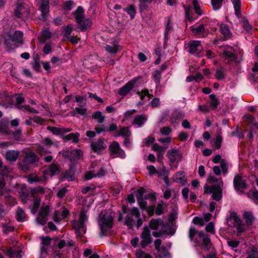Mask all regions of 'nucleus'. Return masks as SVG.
Returning a JSON list of instances; mask_svg holds the SVG:
<instances>
[{
	"label": "nucleus",
	"mask_w": 258,
	"mask_h": 258,
	"mask_svg": "<svg viewBox=\"0 0 258 258\" xmlns=\"http://www.w3.org/2000/svg\"><path fill=\"white\" fill-rule=\"evenodd\" d=\"M208 181L212 183V186L206 185L204 186L205 192L207 194H212V198L216 201H220L222 197V187L223 183L221 179H218L213 175H210Z\"/></svg>",
	"instance_id": "nucleus-1"
},
{
	"label": "nucleus",
	"mask_w": 258,
	"mask_h": 258,
	"mask_svg": "<svg viewBox=\"0 0 258 258\" xmlns=\"http://www.w3.org/2000/svg\"><path fill=\"white\" fill-rule=\"evenodd\" d=\"M113 218L109 212H102L98 218V225L100 229L101 236L107 235L111 233L113 226Z\"/></svg>",
	"instance_id": "nucleus-2"
},
{
	"label": "nucleus",
	"mask_w": 258,
	"mask_h": 258,
	"mask_svg": "<svg viewBox=\"0 0 258 258\" xmlns=\"http://www.w3.org/2000/svg\"><path fill=\"white\" fill-rule=\"evenodd\" d=\"M73 15L78 24V28L81 31H85L91 26L92 22L90 19L85 18V11L81 6L77 8Z\"/></svg>",
	"instance_id": "nucleus-3"
},
{
	"label": "nucleus",
	"mask_w": 258,
	"mask_h": 258,
	"mask_svg": "<svg viewBox=\"0 0 258 258\" xmlns=\"http://www.w3.org/2000/svg\"><path fill=\"white\" fill-rule=\"evenodd\" d=\"M32 8L22 1H19L14 9L15 16L23 20H27L30 18Z\"/></svg>",
	"instance_id": "nucleus-4"
},
{
	"label": "nucleus",
	"mask_w": 258,
	"mask_h": 258,
	"mask_svg": "<svg viewBox=\"0 0 258 258\" xmlns=\"http://www.w3.org/2000/svg\"><path fill=\"white\" fill-rule=\"evenodd\" d=\"M23 34L19 31H15L13 34H7L5 37V43L9 49L17 48L19 43L23 41Z\"/></svg>",
	"instance_id": "nucleus-5"
},
{
	"label": "nucleus",
	"mask_w": 258,
	"mask_h": 258,
	"mask_svg": "<svg viewBox=\"0 0 258 258\" xmlns=\"http://www.w3.org/2000/svg\"><path fill=\"white\" fill-rule=\"evenodd\" d=\"M59 169L58 167L52 164L50 165L47 169L44 170L43 171V177L41 178L37 176L31 175L28 177V180L30 183H33L39 181H46L48 176H52L58 174Z\"/></svg>",
	"instance_id": "nucleus-6"
},
{
	"label": "nucleus",
	"mask_w": 258,
	"mask_h": 258,
	"mask_svg": "<svg viewBox=\"0 0 258 258\" xmlns=\"http://www.w3.org/2000/svg\"><path fill=\"white\" fill-rule=\"evenodd\" d=\"M87 221V216L85 212L81 211L79 221L72 222V226L75 230L77 236H82L86 231L84 223Z\"/></svg>",
	"instance_id": "nucleus-7"
},
{
	"label": "nucleus",
	"mask_w": 258,
	"mask_h": 258,
	"mask_svg": "<svg viewBox=\"0 0 258 258\" xmlns=\"http://www.w3.org/2000/svg\"><path fill=\"white\" fill-rule=\"evenodd\" d=\"M38 160V158L35 153L29 152L26 153L24 159L19 163V168L25 172L31 168V165Z\"/></svg>",
	"instance_id": "nucleus-8"
},
{
	"label": "nucleus",
	"mask_w": 258,
	"mask_h": 258,
	"mask_svg": "<svg viewBox=\"0 0 258 258\" xmlns=\"http://www.w3.org/2000/svg\"><path fill=\"white\" fill-rule=\"evenodd\" d=\"M149 225L151 229L156 230L153 232V235L155 237H160L166 232V226L161 219H152Z\"/></svg>",
	"instance_id": "nucleus-9"
},
{
	"label": "nucleus",
	"mask_w": 258,
	"mask_h": 258,
	"mask_svg": "<svg viewBox=\"0 0 258 258\" xmlns=\"http://www.w3.org/2000/svg\"><path fill=\"white\" fill-rule=\"evenodd\" d=\"M222 53L221 56L223 58L225 63H230L235 61L236 57L234 54V49L231 46L226 45L221 47Z\"/></svg>",
	"instance_id": "nucleus-10"
},
{
	"label": "nucleus",
	"mask_w": 258,
	"mask_h": 258,
	"mask_svg": "<svg viewBox=\"0 0 258 258\" xmlns=\"http://www.w3.org/2000/svg\"><path fill=\"white\" fill-rule=\"evenodd\" d=\"M188 51L194 55H198L203 50L201 42L198 40H191L187 44Z\"/></svg>",
	"instance_id": "nucleus-11"
},
{
	"label": "nucleus",
	"mask_w": 258,
	"mask_h": 258,
	"mask_svg": "<svg viewBox=\"0 0 258 258\" xmlns=\"http://www.w3.org/2000/svg\"><path fill=\"white\" fill-rule=\"evenodd\" d=\"M141 238L142 240L140 242V245L142 248H145L151 243L152 238L150 229L148 227L146 226L144 227L141 235Z\"/></svg>",
	"instance_id": "nucleus-12"
},
{
	"label": "nucleus",
	"mask_w": 258,
	"mask_h": 258,
	"mask_svg": "<svg viewBox=\"0 0 258 258\" xmlns=\"http://www.w3.org/2000/svg\"><path fill=\"white\" fill-rule=\"evenodd\" d=\"M233 184L235 190L240 194H243L248 187L245 180L239 175L235 176Z\"/></svg>",
	"instance_id": "nucleus-13"
},
{
	"label": "nucleus",
	"mask_w": 258,
	"mask_h": 258,
	"mask_svg": "<svg viewBox=\"0 0 258 258\" xmlns=\"http://www.w3.org/2000/svg\"><path fill=\"white\" fill-rule=\"evenodd\" d=\"M106 141L102 139L95 140L91 144L92 150L96 153H100L106 148Z\"/></svg>",
	"instance_id": "nucleus-14"
},
{
	"label": "nucleus",
	"mask_w": 258,
	"mask_h": 258,
	"mask_svg": "<svg viewBox=\"0 0 258 258\" xmlns=\"http://www.w3.org/2000/svg\"><path fill=\"white\" fill-rule=\"evenodd\" d=\"M49 211V207L48 205L43 206L40 211L39 213L38 216L37 217L36 220L38 223L43 225H44L47 221L46 218L48 215Z\"/></svg>",
	"instance_id": "nucleus-15"
},
{
	"label": "nucleus",
	"mask_w": 258,
	"mask_h": 258,
	"mask_svg": "<svg viewBox=\"0 0 258 258\" xmlns=\"http://www.w3.org/2000/svg\"><path fill=\"white\" fill-rule=\"evenodd\" d=\"M145 193V189L144 188H140L138 190V198L137 200L138 202L141 207V208L143 209H145L147 208V204L145 201V200L148 198V197L151 196L150 194H148V195H145L144 194Z\"/></svg>",
	"instance_id": "nucleus-16"
},
{
	"label": "nucleus",
	"mask_w": 258,
	"mask_h": 258,
	"mask_svg": "<svg viewBox=\"0 0 258 258\" xmlns=\"http://www.w3.org/2000/svg\"><path fill=\"white\" fill-rule=\"evenodd\" d=\"M137 80L134 78L128 82L122 87L120 88L118 91V94L121 96H125L134 88Z\"/></svg>",
	"instance_id": "nucleus-17"
},
{
	"label": "nucleus",
	"mask_w": 258,
	"mask_h": 258,
	"mask_svg": "<svg viewBox=\"0 0 258 258\" xmlns=\"http://www.w3.org/2000/svg\"><path fill=\"white\" fill-rule=\"evenodd\" d=\"M109 149L112 153L116 154L117 157L121 158H124L125 157V154L124 151L120 148V146L117 142H113L110 145Z\"/></svg>",
	"instance_id": "nucleus-18"
},
{
	"label": "nucleus",
	"mask_w": 258,
	"mask_h": 258,
	"mask_svg": "<svg viewBox=\"0 0 258 258\" xmlns=\"http://www.w3.org/2000/svg\"><path fill=\"white\" fill-rule=\"evenodd\" d=\"M167 156L170 162L174 163L182 158V154L180 151L176 149H172L167 152Z\"/></svg>",
	"instance_id": "nucleus-19"
},
{
	"label": "nucleus",
	"mask_w": 258,
	"mask_h": 258,
	"mask_svg": "<svg viewBox=\"0 0 258 258\" xmlns=\"http://www.w3.org/2000/svg\"><path fill=\"white\" fill-rule=\"evenodd\" d=\"M199 237L202 240V248L204 250H209L211 245V242L209 236L203 232L198 233Z\"/></svg>",
	"instance_id": "nucleus-20"
},
{
	"label": "nucleus",
	"mask_w": 258,
	"mask_h": 258,
	"mask_svg": "<svg viewBox=\"0 0 258 258\" xmlns=\"http://www.w3.org/2000/svg\"><path fill=\"white\" fill-rule=\"evenodd\" d=\"M243 258H258L257 247L256 246H250L247 247L246 252L243 255Z\"/></svg>",
	"instance_id": "nucleus-21"
},
{
	"label": "nucleus",
	"mask_w": 258,
	"mask_h": 258,
	"mask_svg": "<svg viewBox=\"0 0 258 258\" xmlns=\"http://www.w3.org/2000/svg\"><path fill=\"white\" fill-rule=\"evenodd\" d=\"M241 221L237 213L235 212H231L229 217L227 219V224L230 227H235L239 222Z\"/></svg>",
	"instance_id": "nucleus-22"
},
{
	"label": "nucleus",
	"mask_w": 258,
	"mask_h": 258,
	"mask_svg": "<svg viewBox=\"0 0 258 258\" xmlns=\"http://www.w3.org/2000/svg\"><path fill=\"white\" fill-rule=\"evenodd\" d=\"M39 9L41 12V17L45 19L49 12V0H41Z\"/></svg>",
	"instance_id": "nucleus-23"
},
{
	"label": "nucleus",
	"mask_w": 258,
	"mask_h": 258,
	"mask_svg": "<svg viewBox=\"0 0 258 258\" xmlns=\"http://www.w3.org/2000/svg\"><path fill=\"white\" fill-rule=\"evenodd\" d=\"M12 171V169L8 166L3 168L2 172H0V188H3L5 185V177Z\"/></svg>",
	"instance_id": "nucleus-24"
},
{
	"label": "nucleus",
	"mask_w": 258,
	"mask_h": 258,
	"mask_svg": "<svg viewBox=\"0 0 258 258\" xmlns=\"http://www.w3.org/2000/svg\"><path fill=\"white\" fill-rule=\"evenodd\" d=\"M243 218L246 226H247V227L252 226L255 220L253 214L250 211H245L244 212Z\"/></svg>",
	"instance_id": "nucleus-25"
},
{
	"label": "nucleus",
	"mask_w": 258,
	"mask_h": 258,
	"mask_svg": "<svg viewBox=\"0 0 258 258\" xmlns=\"http://www.w3.org/2000/svg\"><path fill=\"white\" fill-rule=\"evenodd\" d=\"M47 128L53 134L55 135L63 136L66 133L70 132L71 128H65L62 127H57L48 126Z\"/></svg>",
	"instance_id": "nucleus-26"
},
{
	"label": "nucleus",
	"mask_w": 258,
	"mask_h": 258,
	"mask_svg": "<svg viewBox=\"0 0 258 258\" xmlns=\"http://www.w3.org/2000/svg\"><path fill=\"white\" fill-rule=\"evenodd\" d=\"M20 155V153L17 150H9L5 155L7 160L10 162H15L17 160Z\"/></svg>",
	"instance_id": "nucleus-27"
},
{
	"label": "nucleus",
	"mask_w": 258,
	"mask_h": 258,
	"mask_svg": "<svg viewBox=\"0 0 258 258\" xmlns=\"http://www.w3.org/2000/svg\"><path fill=\"white\" fill-rule=\"evenodd\" d=\"M174 180L182 185H185L186 183V178L183 171L177 172L173 177Z\"/></svg>",
	"instance_id": "nucleus-28"
},
{
	"label": "nucleus",
	"mask_w": 258,
	"mask_h": 258,
	"mask_svg": "<svg viewBox=\"0 0 258 258\" xmlns=\"http://www.w3.org/2000/svg\"><path fill=\"white\" fill-rule=\"evenodd\" d=\"M192 5L194 10L196 13L199 16H201L205 14L204 8L201 6L197 0H194L192 1Z\"/></svg>",
	"instance_id": "nucleus-29"
},
{
	"label": "nucleus",
	"mask_w": 258,
	"mask_h": 258,
	"mask_svg": "<svg viewBox=\"0 0 258 258\" xmlns=\"http://www.w3.org/2000/svg\"><path fill=\"white\" fill-rule=\"evenodd\" d=\"M184 116V115L183 112L178 111H175L172 114L170 117V120L172 123H177L181 119H182Z\"/></svg>",
	"instance_id": "nucleus-30"
},
{
	"label": "nucleus",
	"mask_w": 258,
	"mask_h": 258,
	"mask_svg": "<svg viewBox=\"0 0 258 258\" xmlns=\"http://www.w3.org/2000/svg\"><path fill=\"white\" fill-rule=\"evenodd\" d=\"M4 252L7 255L9 256L11 258H21L22 251L20 250L16 251L13 249L12 248H10L7 250L4 251Z\"/></svg>",
	"instance_id": "nucleus-31"
},
{
	"label": "nucleus",
	"mask_w": 258,
	"mask_h": 258,
	"mask_svg": "<svg viewBox=\"0 0 258 258\" xmlns=\"http://www.w3.org/2000/svg\"><path fill=\"white\" fill-rule=\"evenodd\" d=\"M79 137L80 135L77 133H71L69 135L63 136L62 139L65 141H72L73 143H75L78 142Z\"/></svg>",
	"instance_id": "nucleus-32"
},
{
	"label": "nucleus",
	"mask_w": 258,
	"mask_h": 258,
	"mask_svg": "<svg viewBox=\"0 0 258 258\" xmlns=\"http://www.w3.org/2000/svg\"><path fill=\"white\" fill-rule=\"evenodd\" d=\"M16 218L19 222H24L27 220V217L24 211L20 207L17 209Z\"/></svg>",
	"instance_id": "nucleus-33"
},
{
	"label": "nucleus",
	"mask_w": 258,
	"mask_h": 258,
	"mask_svg": "<svg viewBox=\"0 0 258 258\" xmlns=\"http://www.w3.org/2000/svg\"><path fill=\"white\" fill-rule=\"evenodd\" d=\"M147 119V118L145 115H138L135 118L133 124H137L138 127H141Z\"/></svg>",
	"instance_id": "nucleus-34"
},
{
	"label": "nucleus",
	"mask_w": 258,
	"mask_h": 258,
	"mask_svg": "<svg viewBox=\"0 0 258 258\" xmlns=\"http://www.w3.org/2000/svg\"><path fill=\"white\" fill-rule=\"evenodd\" d=\"M247 227V226H246V224L243 223L242 221H240L239 223L236 225L234 227L236 228L237 230V236H241L242 233L246 230Z\"/></svg>",
	"instance_id": "nucleus-35"
},
{
	"label": "nucleus",
	"mask_w": 258,
	"mask_h": 258,
	"mask_svg": "<svg viewBox=\"0 0 258 258\" xmlns=\"http://www.w3.org/2000/svg\"><path fill=\"white\" fill-rule=\"evenodd\" d=\"M123 10L130 15L131 19L133 20L135 18L136 14V10L134 6L129 5L126 8H124Z\"/></svg>",
	"instance_id": "nucleus-36"
},
{
	"label": "nucleus",
	"mask_w": 258,
	"mask_h": 258,
	"mask_svg": "<svg viewBox=\"0 0 258 258\" xmlns=\"http://www.w3.org/2000/svg\"><path fill=\"white\" fill-rule=\"evenodd\" d=\"M221 32L226 39L230 37L232 35L230 29L226 24H222L221 25Z\"/></svg>",
	"instance_id": "nucleus-37"
},
{
	"label": "nucleus",
	"mask_w": 258,
	"mask_h": 258,
	"mask_svg": "<svg viewBox=\"0 0 258 258\" xmlns=\"http://www.w3.org/2000/svg\"><path fill=\"white\" fill-rule=\"evenodd\" d=\"M190 29L192 33L196 35L202 34L205 31L204 25L192 26Z\"/></svg>",
	"instance_id": "nucleus-38"
},
{
	"label": "nucleus",
	"mask_w": 258,
	"mask_h": 258,
	"mask_svg": "<svg viewBox=\"0 0 258 258\" xmlns=\"http://www.w3.org/2000/svg\"><path fill=\"white\" fill-rule=\"evenodd\" d=\"M153 79L155 82L156 87L158 88L160 84V80L161 78V72L159 71H155L152 74Z\"/></svg>",
	"instance_id": "nucleus-39"
},
{
	"label": "nucleus",
	"mask_w": 258,
	"mask_h": 258,
	"mask_svg": "<svg viewBox=\"0 0 258 258\" xmlns=\"http://www.w3.org/2000/svg\"><path fill=\"white\" fill-rule=\"evenodd\" d=\"M209 97L210 98L209 103L212 109L215 110L219 105V101L214 94L210 95Z\"/></svg>",
	"instance_id": "nucleus-40"
},
{
	"label": "nucleus",
	"mask_w": 258,
	"mask_h": 258,
	"mask_svg": "<svg viewBox=\"0 0 258 258\" xmlns=\"http://www.w3.org/2000/svg\"><path fill=\"white\" fill-rule=\"evenodd\" d=\"M104 48L108 53L115 54L119 49V46L117 44L106 45Z\"/></svg>",
	"instance_id": "nucleus-41"
},
{
	"label": "nucleus",
	"mask_w": 258,
	"mask_h": 258,
	"mask_svg": "<svg viewBox=\"0 0 258 258\" xmlns=\"http://www.w3.org/2000/svg\"><path fill=\"white\" fill-rule=\"evenodd\" d=\"M92 118L97 120V121L100 123H103L105 120V116L99 111L94 112L92 115Z\"/></svg>",
	"instance_id": "nucleus-42"
},
{
	"label": "nucleus",
	"mask_w": 258,
	"mask_h": 258,
	"mask_svg": "<svg viewBox=\"0 0 258 258\" xmlns=\"http://www.w3.org/2000/svg\"><path fill=\"white\" fill-rule=\"evenodd\" d=\"M138 94L142 101L145 100L146 98H147L148 100H149L152 97V95L149 93V91L147 89H144L141 92H138Z\"/></svg>",
	"instance_id": "nucleus-43"
},
{
	"label": "nucleus",
	"mask_w": 258,
	"mask_h": 258,
	"mask_svg": "<svg viewBox=\"0 0 258 258\" xmlns=\"http://www.w3.org/2000/svg\"><path fill=\"white\" fill-rule=\"evenodd\" d=\"M131 132L127 127H123L120 129L118 132V136H122L124 138H129Z\"/></svg>",
	"instance_id": "nucleus-44"
},
{
	"label": "nucleus",
	"mask_w": 258,
	"mask_h": 258,
	"mask_svg": "<svg viewBox=\"0 0 258 258\" xmlns=\"http://www.w3.org/2000/svg\"><path fill=\"white\" fill-rule=\"evenodd\" d=\"M231 1L233 5L235 14L237 17H239L240 10V8H241L240 0H231Z\"/></svg>",
	"instance_id": "nucleus-45"
},
{
	"label": "nucleus",
	"mask_w": 258,
	"mask_h": 258,
	"mask_svg": "<svg viewBox=\"0 0 258 258\" xmlns=\"http://www.w3.org/2000/svg\"><path fill=\"white\" fill-rule=\"evenodd\" d=\"M225 70L223 68H220L217 70L215 74V77L217 80H223L225 78Z\"/></svg>",
	"instance_id": "nucleus-46"
},
{
	"label": "nucleus",
	"mask_w": 258,
	"mask_h": 258,
	"mask_svg": "<svg viewBox=\"0 0 258 258\" xmlns=\"http://www.w3.org/2000/svg\"><path fill=\"white\" fill-rule=\"evenodd\" d=\"M18 109L22 110L23 111H27L30 112H32L34 113H38V111L35 109L31 107L28 105H19L18 106Z\"/></svg>",
	"instance_id": "nucleus-47"
},
{
	"label": "nucleus",
	"mask_w": 258,
	"mask_h": 258,
	"mask_svg": "<svg viewBox=\"0 0 258 258\" xmlns=\"http://www.w3.org/2000/svg\"><path fill=\"white\" fill-rule=\"evenodd\" d=\"M135 223L136 220L134 219L129 215L126 216L124 224L127 225L128 229H132L135 225Z\"/></svg>",
	"instance_id": "nucleus-48"
},
{
	"label": "nucleus",
	"mask_w": 258,
	"mask_h": 258,
	"mask_svg": "<svg viewBox=\"0 0 258 258\" xmlns=\"http://www.w3.org/2000/svg\"><path fill=\"white\" fill-rule=\"evenodd\" d=\"M75 5L74 1L70 0L66 1L64 3L63 5V9L66 11H71Z\"/></svg>",
	"instance_id": "nucleus-49"
},
{
	"label": "nucleus",
	"mask_w": 258,
	"mask_h": 258,
	"mask_svg": "<svg viewBox=\"0 0 258 258\" xmlns=\"http://www.w3.org/2000/svg\"><path fill=\"white\" fill-rule=\"evenodd\" d=\"M73 29V26L72 24L67 25L64 29V37L66 39H68L70 36Z\"/></svg>",
	"instance_id": "nucleus-50"
},
{
	"label": "nucleus",
	"mask_w": 258,
	"mask_h": 258,
	"mask_svg": "<svg viewBox=\"0 0 258 258\" xmlns=\"http://www.w3.org/2000/svg\"><path fill=\"white\" fill-rule=\"evenodd\" d=\"M197 231L194 227H190L189 230V237L191 241L195 242L197 244H199V242L196 239H194V236L197 234Z\"/></svg>",
	"instance_id": "nucleus-51"
},
{
	"label": "nucleus",
	"mask_w": 258,
	"mask_h": 258,
	"mask_svg": "<svg viewBox=\"0 0 258 258\" xmlns=\"http://www.w3.org/2000/svg\"><path fill=\"white\" fill-rule=\"evenodd\" d=\"M40 199L39 198L36 197L34 199L33 205L31 209V212L33 214L36 213L38 208L40 205Z\"/></svg>",
	"instance_id": "nucleus-52"
},
{
	"label": "nucleus",
	"mask_w": 258,
	"mask_h": 258,
	"mask_svg": "<svg viewBox=\"0 0 258 258\" xmlns=\"http://www.w3.org/2000/svg\"><path fill=\"white\" fill-rule=\"evenodd\" d=\"M71 154L73 156L74 160L79 159L83 155L82 152L79 149L72 150L71 152Z\"/></svg>",
	"instance_id": "nucleus-53"
},
{
	"label": "nucleus",
	"mask_w": 258,
	"mask_h": 258,
	"mask_svg": "<svg viewBox=\"0 0 258 258\" xmlns=\"http://www.w3.org/2000/svg\"><path fill=\"white\" fill-rule=\"evenodd\" d=\"M153 0H139L140 1V8L141 10H145L147 7V4H150Z\"/></svg>",
	"instance_id": "nucleus-54"
},
{
	"label": "nucleus",
	"mask_w": 258,
	"mask_h": 258,
	"mask_svg": "<svg viewBox=\"0 0 258 258\" xmlns=\"http://www.w3.org/2000/svg\"><path fill=\"white\" fill-rule=\"evenodd\" d=\"M157 251L161 257L167 256L169 255L168 251L165 246H162Z\"/></svg>",
	"instance_id": "nucleus-55"
},
{
	"label": "nucleus",
	"mask_w": 258,
	"mask_h": 258,
	"mask_svg": "<svg viewBox=\"0 0 258 258\" xmlns=\"http://www.w3.org/2000/svg\"><path fill=\"white\" fill-rule=\"evenodd\" d=\"M136 256L137 258H152L149 254L146 253L141 250L137 251Z\"/></svg>",
	"instance_id": "nucleus-56"
},
{
	"label": "nucleus",
	"mask_w": 258,
	"mask_h": 258,
	"mask_svg": "<svg viewBox=\"0 0 258 258\" xmlns=\"http://www.w3.org/2000/svg\"><path fill=\"white\" fill-rule=\"evenodd\" d=\"M223 0H211L212 5L215 10H219L222 5Z\"/></svg>",
	"instance_id": "nucleus-57"
},
{
	"label": "nucleus",
	"mask_w": 258,
	"mask_h": 258,
	"mask_svg": "<svg viewBox=\"0 0 258 258\" xmlns=\"http://www.w3.org/2000/svg\"><path fill=\"white\" fill-rule=\"evenodd\" d=\"M247 197L249 198L253 199L255 202H258V191H249L248 192Z\"/></svg>",
	"instance_id": "nucleus-58"
},
{
	"label": "nucleus",
	"mask_w": 258,
	"mask_h": 258,
	"mask_svg": "<svg viewBox=\"0 0 258 258\" xmlns=\"http://www.w3.org/2000/svg\"><path fill=\"white\" fill-rule=\"evenodd\" d=\"M242 26L244 30L247 32H249L252 30V28L251 26L249 24L247 20L245 18H243L242 19Z\"/></svg>",
	"instance_id": "nucleus-59"
},
{
	"label": "nucleus",
	"mask_w": 258,
	"mask_h": 258,
	"mask_svg": "<svg viewBox=\"0 0 258 258\" xmlns=\"http://www.w3.org/2000/svg\"><path fill=\"white\" fill-rule=\"evenodd\" d=\"M75 112L74 113L73 115L75 116L76 113H78L82 116L86 115L87 112V109L85 108L80 107H76L75 108Z\"/></svg>",
	"instance_id": "nucleus-60"
},
{
	"label": "nucleus",
	"mask_w": 258,
	"mask_h": 258,
	"mask_svg": "<svg viewBox=\"0 0 258 258\" xmlns=\"http://www.w3.org/2000/svg\"><path fill=\"white\" fill-rule=\"evenodd\" d=\"M220 166L223 173H226L228 171V165L227 162L225 159L221 160Z\"/></svg>",
	"instance_id": "nucleus-61"
},
{
	"label": "nucleus",
	"mask_w": 258,
	"mask_h": 258,
	"mask_svg": "<svg viewBox=\"0 0 258 258\" xmlns=\"http://www.w3.org/2000/svg\"><path fill=\"white\" fill-rule=\"evenodd\" d=\"M192 222L195 224L199 225L200 226H203L205 224L204 219L198 217H195L193 219Z\"/></svg>",
	"instance_id": "nucleus-62"
},
{
	"label": "nucleus",
	"mask_w": 258,
	"mask_h": 258,
	"mask_svg": "<svg viewBox=\"0 0 258 258\" xmlns=\"http://www.w3.org/2000/svg\"><path fill=\"white\" fill-rule=\"evenodd\" d=\"M2 227L3 228V231L5 233H8L11 231H13L14 229V226L12 225H7L6 224H2Z\"/></svg>",
	"instance_id": "nucleus-63"
},
{
	"label": "nucleus",
	"mask_w": 258,
	"mask_h": 258,
	"mask_svg": "<svg viewBox=\"0 0 258 258\" xmlns=\"http://www.w3.org/2000/svg\"><path fill=\"white\" fill-rule=\"evenodd\" d=\"M57 190V196L60 199L62 198L68 191V189L66 187L58 188Z\"/></svg>",
	"instance_id": "nucleus-64"
}]
</instances>
